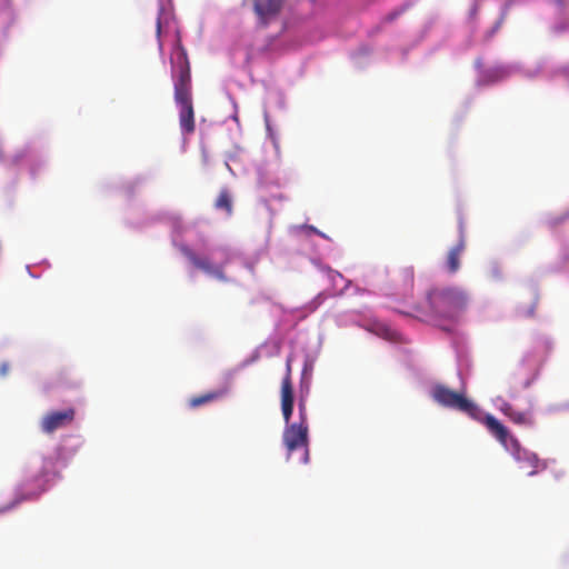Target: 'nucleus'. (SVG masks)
Masks as SVG:
<instances>
[{"label":"nucleus","mask_w":569,"mask_h":569,"mask_svg":"<svg viewBox=\"0 0 569 569\" xmlns=\"http://www.w3.org/2000/svg\"><path fill=\"white\" fill-rule=\"evenodd\" d=\"M413 278H415L413 269L411 267H408V268H403L399 272L398 278L396 279V281L398 282L400 280L405 288H412V286H413Z\"/></svg>","instance_id":"15"},{"label":"nucleus","mask_w":569,"mask_h":569,"mask_svg":"<svg viewBox=\"0 0 569 569\" xmlns=\"http://www.w3.org/2000/svg\"><path fill=\"white\" fill-rule=\"evenodd\" d=\"M74 416L76 411L73 408L48 412L41 420V430L46 433H52L58 429L71 425V422L74 420Z\"/></svg>","instance_id":"7"},{"label":"nucleus","mask_w":569,"mask_h":569,"mask_svg":"<svg viewBox=\"0 0 569 569\" xmlns=\"http://www.w3.org/2000/svg\"><path fill=\"white\" fill-rule=\"evenodd\" d=\"M401 11H393V12H390L389 14H387L385 17V21L386 22H391L393 20H396L399 16H400Z\"/></svg>","instance_id":"18"},{"label":"nucleus","mask_w":569,"mask_h":569,"mask_svg":"<svg viewBox=\"0 0 569 569\" xmlns=\"http://www.w3.org/2000/svg\"><path fill=\"white\" fill-rule=\"evenodd\" d=\"M10 370V366L7 361L0 365V376L6 377Z\"/></svg>","instance_id":"19"},{"label":"nucleus","mask_w":569,"mask_h":569,"mask_svg":"<svg viewBox=\"0 0 569 569\" xmlns=\"http://www.w3.org/2000/svg\"><path fill=\"white\" fill-rule=\"evenodd\" d=\"M431 397L438 405L460 411L483 423L485 418H481L479 407L469 400L463 392H457L443 385H436L431 390Z\"/></svg>","instance_id":"4"},{"label":"nucleus","mask_w":569,"mask_h":569,"mask_svg":"<svg viewBox=\"0 0 569 569\" xmlns=\"http://www.w3.org/2000/svg\"><path fill=\"white\" fill-rule=\"evenodd\" d=\"M281 411L288 425L293 411V386L291 379V359H287L286 375L281 382Z\"/></svg>","instance_id":"8"},{"label":"nucleus","mask_w":569,"mask_h":569,"mask_svg":"<svg viewBox=\"0 0 569 569\" xmlns=\"http://www.w3.org/2000/svg\"><path fill=\"white\" fill-rule=\"evenodd\" d=\"M4 6L9 4V0H3Z\"/></svg>","instance_id":"21"},{"label":"nucleus","mask_w":569,"mask_h":569,"mask_svg":"<svg viewBox=\"0 0 569 569\" xmlns=\"http://www.w3.org/2000/svg\"><path fill=\"white\" fill-rule=\"evenodd\" d=\"M214 208L218 210L226 211L228 216L232 214V197L227 189L220 190L219 196L214 201Z\"/></svg>","instance_id":"14"},{"label":"nucleus","mask_w":569,"mask_h":569,"mask_svg":"<svg viewBox=\"0 0 569 569\" xmlns=\"http://www.w3.org/2000/svg\"><path fill=\"white\" fill-rule=\"evenodd\" d=\"M299 419L298 423H308L306 402L302 399L299 401Z\"/></svg>","instance_id":"17"},{"label":"nucleus","mask_w":569,"mask_h":569,"mask_svg":"<svg viewBox=\"0 0 569 569\" xmlns=\"http://www.w3.org/2000/svg\"><path fill=\"white\" fill-rule=\"evenodd\" d=\"M308 432V423H291L284 428L282 436L283 443L289 453H291L298 448L305 449V462H308L309 460Z\"/></svg>","instance_id":"5"},{"label":"nucleus","mask_w":569,"mask_h":569,"mask_svg":"<svg viewBox=\"0 0 569 569\" xmlns=\"http://www.w3.org/2000/svg\"><path fill=\"white\" fill-rule=\"evenodd\" d=\"M161 33V20H160V17H158L157 19V34L158 37L160 36Z\"/></svg>","instance_id":"20"},{"label":"nucleus","mask_w":569,"mask_h":569,"mask_svg":"<svg viewBox=\"0 0 569 569\" xmlns=\"http://www.w3.org/2000/svg\"><path fill=\"white\" fill-rule=\"evenodd\" d=\"M469 295L459 287L433 288L427 293L428 315L435 321H456L469 303Z\"/></svg>","instance_id":"2"},{"label":"nucleus","mask_w":569,"mask_h":569,"mask_svg":"<svg viewBox=\"0 0 569 569\" xmlns=\"http://www.w3.org/2000/svg\"><path fill=\"white\" fill-rule=\"evenodd\" d=\"M177 76L174 77V101L179 106V123L184 134L194 132V110L191 96V72L187 52L176 53Z\"/></svg>","instance_id":"1"},{"label":"nucleus","mask_w":569,"mask_h":569,"mask_svg":"<svg viewBox=\"0 0 569 569\" xmlns=\"http://www.w3.org/2000/svg\"><path fill=\"white\" fill-rule=\"evenodd\" d=\"M328 277L330 278V280L332 281V283L335 286H337V282L339 281H342L345 282L343 287L339 290V293H342L343 290L349 286V281L345 280L342 274L337 272V271H333L331 269L328 270Z\"/></svg>","instance_id":"16"},{"label":"nucleus","mask_w":569,"mask_h":569,"mask_svg":"<svg viewBox=\"0 0 569 569\" xmlns=\"http://www.w3.org/2000/svg\"><path fill=\"white\" fill-rule=\"evenodd\" d=\"M483 425L487 427V429L490 431L492 436L496 437V439L503 446L507 445L508 440L512 443L515 450H513V457L515 459L521 463L522 468L530 469L528 471L529 476L536 475L540 469L546 468V463L541 462L538 458V456L533 452H530L526 449H522L519 445V441L513 437L510 436L509 430L507 427H505L497 418H495L492 415H486Z\"/></svg>","instance_id":"3"},{"label":"nucleus","mask_w":569,"mask_h":569,"mask_svg":"<svg viewBox=\"0 0 569 569\" xmlns=\"http://www.w3.org/2000/svg\"><path fill=\"white\" fill-rule=\"evenodd\" d=\"M224 395V391L218 390V391H210L204 395L192 397L189 400V406L191 408H198L200 406H203L206 403L212 402L219 398H221Z\"/></svg>","instance_id":"13"},{"label":"nucleus","mask_w":569,"mask_h":569,"mask_svg":"<svg viewBox=\"0 0 569 569\" xmlns=\"http://www.w3.org/2000/svg\"><path fill=\"white\" fill-rule=\"evenodd\" d=\"M466 249V241L463 236L460 237L457 244H455L447 253L446 269L449 273H456L460 269V258Z\"/></svg>","instance_id":"11"},{"label":"nucleus","mask_w":569,"mask_h":569,"mask_svg":"<svg viewBox=\"0 0 569 569\" xmlns=\"http://www.w3.org/2000/svg\"><path fill=\"white\" fill-rule=\"evenodd\" d=\"M373 332L389 341H398L400 333L383 322H375L372 325Z\"/></svg>","instance_id":"12"},{"label":"nucleus","mask_w":569,"mask_h":569,"mask_svg":"<svg viewBox=\"0 0 569 569\" xmlns=\"http://www.w3.org/2000/svg\"><path fill=\"white\" fill-rule=\"evenodd\" d=\"M251 2L261 28L268 27L277 18L284 4V0H251Z\"/></svg>","instance_id":"6"},{"label":"nucleus","mask_w":569,"mask_h":569,"mask_svg":"<svg viewBox=\"0 0 569 569\" xmlns=\"http://www.w3.org/2000/svg\"><path fill=\"white\" fill-rule=\"evenodd\" d=\"M500 411L515 425L531 428L535 426V417L531 410H517L511 403L503 401Z\"/></svg>","instance_id":"9"},{"label":"nucleus","mask_w":569,"mask_h":569,"mask_svg":"<svg viewBox=\"0 0 569 569\" xmlns=\"http://www.w3.org/2000/svg\"><path fill=\"white\" fill-rule=\"evenodd\" d=\"M181 253L198 269L212 274L219 279H223L224 274L220 267L213 266L207 258L198 257L189 247L182 246Z\"/></svg>","instance_id":"10"}]
</instances>
